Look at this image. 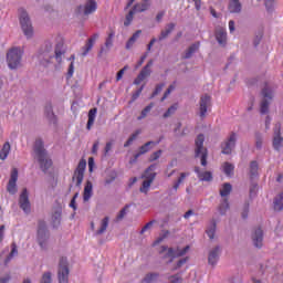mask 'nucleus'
<instances>
[{
  "instance_id": "nucleus-1",
  "label": "nucleus",
  "mask_w": 283,
  "mask_h": 283,
  "mask_svg": "<svg viewBox=\"0 0 283 283\" xmlns=\"http://www.w3.org/2000/svg\"><path fill=\"white\" fill-rule=\"evenodd\" d=\"M63 56H65V44L63 43V39L59 38L55 45L52 41H46L36 53L35 59L40 65L48 67L50 61L54 57L57 65H61V63H63Z\"/></svg>"
},
{
  "instance_id": "nucleus-2",
  "label": "nucleus",
  "mask_w": 283,
  "mask_h": 283,
  "mask_svg": "<svg viewBox=\"0 0 283 283\" xmlns=\"http://www.w3.org/2000/svg\"><path fill=\"white\" fill-rule=\"evenodd\" d=\"M34 157L36 158L40 169L48 171L52 167V159L48 156V151L43 146V139H36L33 147Z\"/></svg>"
},
{
  "instance_id": "nucleus-3",
  "label": "nucleus",
  "mask_w": 283,
  "mask_h": 283,
  "mask_svg": "<svg viewBox=\"0 0 283 283\" xmlns=\"http://www.w3.org/2000/svg\"><path fill=\"white\" fill-rule=\"evenodd\" d=\"M18 17L24 36H27V39H32V36H34V27H32L30 13H28V10H25V8H19Z\"/></svg>"
},
{
  "instance_id": "nucleus-4",
  "label": "nucleus",
  "mask_w": 283,
  "mask_h": 283,
  "mask_svg": "<svg viewBox=\"0 0 283 283\" xmlns=\"http://www.w3.org/2000/svg\"><path fill=\"white\" fill-rule=\"evenodd\" d=\"M36 242L42 251H48V244L50 242V230H48V223L40 220L38 222Z\"/></svg>"
},
{
  "instance_id": "nucleus-5",
  "label": "nucleus",
  "mask_w": 283,
  "mask_h": 283,
  "mask_svg": "<svg viewBox=\"0 0 283 283\" xmlns=\"http://www.w3.org/2000/svg\"><path fill=\"white\" fill-rule=\"evenodd\" d=\"M23 59V51L20 48H12L7 52V63L10 70H19Z\"/></svg>"
},
{
  "instance_id": "nucleus-6",
  "label": "nucleus",
  "mask_w": 283,
  "mask_h": 283,
  "mask_svg": "<svg viewBox=\"0 0 283 283\" xmlns=\"http://www.w3.org/2000/svg\"><path fill=\"white\" fill-rule=\"evenodd\" d=\"M207 148H205V135L200 134L195 140V157L200 158L201 166L207 167Z\"/></svg>"
},
{
  "instance_id": "nucleus-7",
  "label": "nucleus",
  "mask_w": 283,
  "mask_h": 283,
  "mask_svg": "<svg viewBox=\"0 0 283 283\" xmlns=\"http://www.w3.org/2000/svg\"><path fill=\"white\" fill-rule=\"evenodd\" d=\"M262 101L260 106L261 114H269V105L273 101V86L271 84H265L262 88Z\"/></svg>"
},
{
  "instance_id": "nucleus-8",
  "label": "nucleus",
  "mask_w": 283,
  "mask_h": 283,
  "mask_svg": "<svg viewBox=\"0 0 283 283\" xmlns=\"http://www.w3.org/2000/svg\"><path fill=\"white\" fill-rule=\"evenodd\" d=\"M57 279L59 283H70V263L65 256L60 259Z\"/></svg>"
},
{
  "instance_id": "nucleus-9",
  "label": "nucleus",
  "mask_w": 283,
  "mask_h": 283,
  "mask_svg": "<svg viewBox=\"0 0 283 283\" xmlns=\"http://www.w3.org/2000/svg\"><path fill=\"white\" fill-rule=\"evenodd\" d=\"M85 167H87V161L83 159L80 160L72 177V180L73 182H75L76 187H80L81 185H83V178L85 176Z\"/></svg>"
},
{
  "instance_id": "nucleus-10",
  "label": "nucleus",
  "mask_w": 283,
  "mask_h": 283,
  "mask_svg": "<svg viewBox=\"0 0 283 283\" xmlns=\"http://www.w3.org/2000/svg\"><path fill=\"white\" fill-rule=\"evenodd\" d=\"M238 140V135L235 133H231L229 138L221 144V153L229 156L233 149H235V143Z\"/></svg>"
},
{
  "instance_id": "nucleus-11",
  "label": "nucleus",
  "mask_w": 283,
  "mask_h": 283,
  "mask_svg": "<svg viewBox=\"0 0 283 283\" xmlns=\"http://www.w3.org/2000/svg\"><path fill=\"white\" fill-rule=\"evenodd\" d=\"M211 109V96L208 94L202 95L199 99V116L207 118V113Z\"/></svg>"
},
{
  "instance_id": "nucleus-12",
  "label": "nucleus",
  "mask_w": 283,
  "mask_h": 283,
  "mask_svg": "<svg viewBox=\"0 0 283 283\" xmlns=\"http://www.w3.org/2000/svg\"><path fill=\"white\" fill-rule=\"evenodd\" d=\"M189 251V245L185 247L184 249H177L174 251L171 248L161 247V253H166L167 258H182V255H187V252Z\"/></svg>"
},
{
  "instance_id": "nucleus-13",
  "label": "nucleus",
  "mask_w": 283,
  "mask_h": 283,
  "mask_svg": "<svg viewBox=\"0 0 283 283\" xmlns=\"http://www.w3.org/2000/svg\"><path fill=\"white\" fill-rule=\"evenodd\" d=\"M19 205H20V209H22V211L24 213H30L32 211V207L30 205V198L28 197V189H23L20 198H19Z\"/></svg>"
},
{
  "instance_id": "nucleus-14",
  "label": "nucleus",
  "mask_w": 283,
  "mask_h": 283,
  "mask_svg": "<svg viewBox=\"0 0 283 283\" xmlns=\"http://www.w3.org/2000/svg\"><path fill=\"white\" fill-rule=\"evenodd\" d=\"M252 243L256 249H262L264 242V231L262 228H255L251 234Z\"/></svg>"
},
{
  "instance_id": "nucleus-15",
  "label": "nucleus",
  "mask_w": 283,
  "mask_h": 283,
  "mask_svg": "<svg viewBox=\"0 0 283 283\" xmlns=\"http://www.w3.org/2000/svg\"><path fill=\"white\" fill-rule=\"evenodd\" d=\"M17 180H19V170L17 168H13L7 186V191L11 193V196H14V193H17Z\"/></svg>"
},
{
  "instance_id": "nucleus-16",
  "label": "nucleus",
  "mask_w": 283,
  "mask_h": 283,
  "mask_svg": "<svg viewBox=\"0 0 283 283\" xmlns=\"http://www.w3.org/2000/svg\"><path fill=\"white\" fill-rule=\"evenodd\" d=\"M63 216V209L61 207L54 208L51 216V224L54 229L61 227V219Z\"/></svg>"
},
{
  "instance_id": "nucleus-17",
  "label": "nucleus",
  "mask_w": 283,
  "mask_h": 283,
  "mask_svg": "<svg viewBox=\"0 0 283 283\" xmlns=\"http://www.w3.org/2000/svg\"><path fill=\"white\" fill-rule=\"evenodd\" d=\"M214 36H216L218 44L221 48L227 46L228 38H227V30L224 28H222V27L217 28L216 32H214Z\"/></svg>"
},
{
  "instance_id": "nucleus-18",
  "label": "nucleus",
  "mask_w": 283,
  "mask_h": 283,
  "mask_svg": "<svg viewBox=\"0 0 283 283\" xmlns=\"http://www.w3.org/2000/svg\"><path fill=\"white\" fill-rule=\"evenodd\" d=\"M228 10L231 14H240L242 12V2L240 0H228Z\"/></svg>"
},
{
  "instance_id": "nucleus-19",
  "label": "nucleus",
  "mask_w": 283,
  "mask_h": 283,
  "mask_svg": "<svg viewBox=\"0 0 283 283\" xmlns=\"http://www.w3.org/2000/svg\"><path fill=\"white\" fill-rule=\"evenodd\" d=\"M218 260H220V247L217 245L209 252L208 262L211 266H216Z\"/></svg>"
},
{
  "instance_id": "nucleus-20",
  "label": "nucleus",
  "mask_w": 283,
  "mask_h": 283,
  "mask_svg": "<svg viewBox=\"0 0 283 283\" xmlns=\"http://www.w3.org/2000/svg\"><path fill=\"white\" fill-rule=\"evenodd\" d=\"M282 146H283V138H282V135L280 134V126H276L274 130V137H273V148L276 151H280V149H282Z\"/></svg>"
},
{
  "instance_id": "nucleus-21",
  "label": "nucleus",
  "mask_w": 283,
  "mask_h": 283,
  "mask_svg": "<svg viewBox=\"0 0 283 283\" xmlns=\"http://www.w3.org/2000/svg\"><path fill=\"white\" fill-rule=\"evenodd\" d=\"M150 145L153 147L156 146V144L154 142H148L145 145L140 146L139 151L137 154H135L134 159L130 160V163H136L138 160V158H140V156H143L144 154H147V151H149L151 149Z\"/></svg>"
},
{
  "instance_id": "nucleus-22",
  "label": "nucleus",
  "mask_w": 283,
  "mask_h": 283,
  "mask_svg": "<svg viewBox=\"0 0 283 283\" xmlns=\"http://www.w3.org/2000/svg\"><path fill=\"white\" fill-rule=\"evenodd\" d=\"M92 196H94V186L92 185V181L87 180L83 192L84 202H90Z\"/></svg>"
},
{
  "instance_id": "nucleus-23",
  "label": "nucleus",
  "mask_w": 283,
  "mask_h": 283,
  "mask_svg": "<svg viewBox=\"0 0 283 283\" xmlns=\"http://www.w3.org/2000/svg\"><path fill=\"white\" fill-rule=\"evenodd\" d=\"M176 29V24L175 23H168L166 24L165 29L161 30L159 36H158V41H165V39L169 38V34H171V32H174V30Z\"/></svg>"
},
{
  "instance_id": "nucleus-24",
  "label": "nucleus",
  "mask_w": 283,
  "mask_h": 283,
  "mask_svg": "<svg viewBox=\"0 0 283 283\" xmlns=\"http://www.w3.org/2000/svg\"><path fill=\"white\" fill-rule=\"evenodd\" d=\"M198 50H200V42L191 44L184 53L182 59H191V56H193Z\"/></svg>"
},
{
  "instance_id": "nucleus-25",
  "label": "nucleus",
  "mask_w": 283,
  "mask_h": 283,
  "mask_svg": "<svg viewBox=\"0 0 283 283\" xmlns=\"http://www.w3.org/2000/svg\"><path fill=\"white\" fill-rule=\"evenodd\" d=\"M195 172L197 174L199 180H202V181H206V182H209L212 180V176H211V171H200V167L196 166L195 167Z\"/></svg>"
},
{
  "instance_id": "nucleus-26",
  "label": "nucleus",
  "mask_w": 283,
  "mask_h": 283,
  "mask_svg": "<svg viewBox=\"0 0 283 283\" xmlns=\"http://www.w3.org/2000/svg\"><path fill=\"white\" fill-rule=\"evenodd\" d=\"M191 176V172H180L178 179L174 182L172 188L175 191H178L180 189V185L187 180Z\"/></svg>"
},
{
  "instance_id": "nucleus-27",
  "label": "nucleus",
  "mask_w": 283,
  "mask_h": 283,
  "mask_svg": "<svg viewBox=\"0 0 283 283\" xmlns=\"http://www.w3.org/2000/svg\"><path fill=\"white\" fill-rule=\"evenodd\" d=\"M154 65V60H150L145 67L140 71V73L138 74L140 76V78H143L145 81V78L151 76V67Z\"/></svg>"
},
{
  "instance_id": "nucleus-28",
  "label": "nucleus",
  "mask_w": 283,
  "mask_h": 283,
  "mask_svg": "<svg viewBox=\"0 0 283 283\" xmlns=\"http://www.w3.org/2000/svg\"><path fill=\"white\" fill-rule=\"evenodd\" d=\"M96 0H87L85 6H84V14H92L94 12H96Z\"/></svg>"
},
{
  "instance_id": "nucleus-29",
  "label": "nucleus",
  "mask_w": 283,
  "mask_h": 283,
  "mask_svg": "<svg viewBox=\"0 0 283 283\" xmlns=\"http://www.w3.org/2000/svg\"><path fill=\"white\" fill-rule=\"evenodd\" d=\"M151 7V2L149 0H143L142 2L134 6L136 12H146Z\"/></svg>"
},
{
  "instance_id": "nucleus-30",
  "label": "nucleus",
  "mask_w": 283,
  "mask_h": 283,
  "mask_svg": "<svg viewBox=\"0 0 283 283\" xmlns=\"http://www.w3.org/2000/svg\"><path fill=\"white\" fill-rule=\"evenodd\" d=\"M154 169H156V165L149 166L146 169L145 175L143 176V178H145V180L154 182V180L156 179V172H154Z\"/></svg>"
},
{
  "instance_id": "nucleus-31",
  "label": "nucleus",
  "mask_w": 283,
  "mask_h": 283,
  "mask_svg": "<svg viewBox=\"0 0 283 283\" xmlns=\"http://www.w3.org/2000/svg\"><path fill=\"white\" fill-rule=\"evenodd\" d=\"M44 114L50 123H56V116L54 115V111L52 108V104H46L44 108Z\"/></svg>"
},
{
  "instance_id": "nucleus-32",
  "label": "nucleus",
  "mask_w": 283,
  "mask_h": 283,
  "mask_svg": "<svg viewBox=\"0 0 283 283\" xmlns=\"http://www.w3.org/2000/svg\"><path fill=\"white\" fill-rule=\"evenodd\" d=\"M107 227H109V217H105L104 219H102L99 228L96 231V235H103V233L107 231Z\"/></svg>"
},
{
  "instance_id": "nucleus-33",
  "label": "nucleus",
  "mask_w": 283,
  "mask_h": 283,
  "mask_svg": "<svg viewBox=\"0 0 283 283\" xmlns=\"http://www.w3.org/2000/svg\"><path fill=\"white\" fill-rule=\"evenodd\" d=\"M96 108H92L88 112V120H87V125L86 128L87 129H92V125H94V120H96Z\"/></svg>"
},
{
  "instance_id": "nucleus-34",
  "label": "nucleus",
  "mask_w": 283,
  "mask_h": 283,
  "mask_svg": "<svg viewBox=\"0 0 283 283\" xmlns=\"http://www.w3.org/2000/svg\"><path fill=\"white\" fill-rule=\"evenodd\" d=\"M218 211L220 213V216H226L227 211H229V200L228 199H223L218 208Z\"/></svg>"
},
{
  "instance_id": "nucleus-35",
  "label": "nucleus",
  "mask_w": 283,
  "mask_h": 283,
  "mask_svg": "<svg viewBox=\"0 0 283 283\" xmlns=\"http://www.w3.org/2000/svg\"><path fill=\"white\" fill-rule=\"evenodd\" d=\"M159 274L158 273H148L146 276L142 280V283H154L156 280H158Z\"/></svg>"
},
{
  "instance_id": "nucleus-36",
  "label": "nucleus",
  "mask_w": 283,
  "mask_h": 283,
  "mask_svg": "<svg viewBox=\"0 0 283 283\" xmlns=\"http://www.w3.org/2000/svg\"><path fill=\"white\" fill-rule=\"evenodd\" d=\"M232 189L233 188H232L231 184H223V186L220 189V196L222 198H227V196H229V193H231Z\"/></svg>"
},
{
  "instance_id": "nucleus-37",
  "label": "nucleus",
  "mask_w": 283,
  "mask_h": 283,
  "mask_svg": "<svg viewBox=\"0 0 283 283\" xmlns=\"http://www.w3.org/2000/svg\"><path fill=\"white\" fill-rule=\"evenodd\" d=\"M8 154H10V143L7 142L0 151V160H6L8 158Z\"/></svg>"
},
{
  "instance_id": "nucleus-38",
  "label": "nucleus",
  "mask_w": 283,
  "mask_h": 283,
  "mask_svg": "<svg viewBox=\"0 0 283 283\" xmlns=\"http://www.w3.org/2000/svg\"><path fill=\"white\" fill-rule=\"evenodd\" d=\"M151 109H154V103H150L142 111L140 115L137 117V120H143V118H147V115L149 114V112H151Z\"/></svg>"
},
{
  "instance_id": "nucleus-39",
  "label": "nucleus",
  "mask_w": 283,
  "mask_h": 283,
  "mask_svg": "<svg viewBox=\"0 0 283 283\" xmlns=\"http://www.w3.org/2000/svg\"><path fill=\"white\" fill-rule=\"evenodd\" d=\"M14 255H19V250L17 249V243L11 244V252L7 256L4 264H8V262H10V260H12L14 258Z\"/></svg>"
},
{
  "instance_id": "nucleus-40",
  "label": "nucleus",
  "mask_w": 283,
  "mask_h": 283,
  "mask_svg": "<svg viewBox=\"0 0 283 283\" xmlns=\"http://www.w3.org/2000/svg\"><path fill=\"white\" fill-rule=\"evenodd\" d=\"M138 136H140V129L136 130L135 133H133L128 139L126 140V143L124 144V147H129L134 140H136V138H138Z\"/></svg>"
},
{
  "instance_id": "nucleus-41",
  "label": "nucleus",
  "mask_w": 283,
  "mask_h": 283,
  "mask_svg": "<svg viewBox=\"0 0 283 283\" xmlns=\"http://www.w3.org/2000/svg\"><path fill=\"white\" fill-rule=\"evenodd\" d=\"M206 233L210 240H213L216 238V222H212L208 229L206 230Z\"/></svg>"
},
{
  "instance_id": "nucleus-42",
  "label": "nucleus",
  "mask_w": 283,
  "mask_h": 283,
  "mask_svg": "<svg viewBox=\"0 0 283 283\" xmlns=\"http://www.w3.org/2000/svg\"><path fill=\"white\" fill-rule=\"evenodd\" d=\"M258 161H251L250 164V176L251 178H256L258 177Z\"/></svg>"
},
{
  "instance_id": "nucleus-43",
  "label": "nucleus",
  "mask_w": 283,
  "mask_h": 283,
  "mask_svg": "<svg viewBox=\"0 0 283 283\" xmlns=\"http://www.w3.org/2000/svg\"><path fill=\"white\" fill-rule=\"evenodd\" d=\"M134 14H136L135 9H132L127 15H126V20L124 21V25L127 28L129 25H132V21H134Z\"/></svg>"
},
{
  "instance_id": "nucleus-44",
  "label": "nucleus",
  "mask_w": 283,
  "mask_h": 283,
  "mask_svg": "<svg viewBox=\"0 0 283 283\" xmlns=\"http://www.w3.org/2000/svg\"><path fill=\"white\" fill-rule=\"evenodd\" d=\"M92 48H94V40H88L85 46H83L82 49L83 50L82 56H87Z\"/></svg>"
},
{
  "instance_id": "nucleus-45",
  "label": "nucleus",
  "mask_w": 283,
  "mask_h": 283,
  "mask_svg": "<svg viewBox=\"0 0 283 283\" xmlns=\"http://www.w3.org/2000/svg\"><path fill=\"white\" fill-rule=\"evenodd\" d=\"M262 143H264V135H262V133H255L256 149H262Z\"/></svg>"
},
{
  "instance_id": "nucleus-46",
  "label": "nucleus",
  "mask_w": 283,
  "mask_h": 283,
  "mask_svg": "<svg viewBox=\"0 0 283 283\" xmlns=\"http://www.w3.org/2000/svg\"><path fill=\"white\" fill-rule=\"evenodd\" d=\"M115 34L116 33L113 30L108 33V36L106 38V41L104 44L106 48H111V49L113 48Z\"/></svg>"
},
{
  "instance_id": "nucleus-47",
  "label": "nucleus",
  "mask_w": 283,
  "mask_h": 283,
  "mask_svg": "<svg viewBox=\"0 0 283 283\" xmlns=\"http://www.w3.org/2000/svg\"><path fill=\"white\" fill-rule=\"evenodd\" d=\"M151 182H153V181H149V180L145 179V180L143 181L142 187L139 188V191H140L142 193H147V192L149 191V187H151Z\"/></svg>"
},
{
  "instance_id": "nucleus-48",
  "label": "nucleus",
  "mask_w": 283,
  "mask_h": 283,
  "mask_svg": "<svg viewBox=\"0 0 283 283\" xmlns=\"http://www.w3.org/2000/svg\"><path fill=\"white\" fill-rule=\"evenodd\" d=\"M132 206L130 205H126L117 214V220H123V218H125L127 216V213H129V208Z\"/></svg>"
},
{
  "instance_id": "nucleus-49",
  "label": "nucleus",
  "mask_w": 283,
  "mask_h": 283,
  "mask_svg": "<svg viewBox=\"0 0 283 283\" xmlns=\"http://www.w3.org/2000/svg\"><path fill=\"white\" fill-rule=\"evenodd\" d=\"M233 169H234L233 165H231L229 163L223 164V171H224L226 176H232Z\"/></svg>"
},
{
  "instance_id": "nucleus-50",
  "label": "nucleus",
  "mask_w": 283,
  "mask_h": 283,
  "mask_svg": "<svg viewBox=\"0 0 283 283\" xmlns=\"http://www.w3.org/2000/svg\"><path fill=\"white\" fill-rule=\"evenodd\" d=\"M40 283H52V272H44L42 274Z\"/></svg>"
},
{
  "instance_id": "nucleus-51",
  "label": "nucleus",
  "mask_w": 283,
  "mask_h": 283,
  "mask_svg": "<svg viewBox=\"0 0 283 283\" xmlns=\"http://www.w3.org/2000/svg\"><path fill=\"white\" fill-rule=\"evenodd\" d=\"M169 237V231H163L159 237L155 240L154 244H160L166 238Z\"/></svg>"
},
{
  "instance_id": "nucleus-52",
  "label": "nucleus",
  "mask_w": 283,
  "mask_h": 283,
  "mask_svg": "<svg viewBox=\"0 0 283 283\" xmlns=\"http://www.w3.org/2000/svg\"><path fill=\"white\" fill-rule=\"evenodd\" d=\"M168 283H182V276L175 274L168 277Z\"/></svg>"
},
{
  "instance_id": "nucleus-53",
  "label": "nucleus",
  "mask_w": 283,
  "mask_h": 283,
  "mask_svg": "<svg viewBox=\"0 0 283 283\" xmlns=\"http://www.w3.org/2000/svg\"><path fill=\"white\" fill-rule=\"evenodd\" d=\"M264 3L268 12H273V8H275V0H264Z\"/></svg>"
},
{
  "instance_id": "nucleus-54",
  "label": "nucleus",
  "mask_w": 283,
  "mask_h": 283,
  "mask_svg": "<svg viewBox=\"0 0 283 283\" xmlns=\"http://www.w3.org/2000/svg\"><path fill=\"white\" fill-rule=\"evenodd\" d=\"M241 216L243 220H247L249 218V202H245L242 208Z\"/></svg>"
},
{
  "instance_id": "nucleus-55",
  "label": "nucleus",
  "mask_w": 283,
  "mask_h": 283,
  "mask_svg": "<svg viewBox=\"0 0 283 283\" xmlns=\"http://www.w3.org/2000/svg\"><path fill=\"white\" fill-rule=\"evenodd\" d=\"M111 50H112L111 48H107L106 45H104L101 48L97 56H99V59H102V56H107Z\"/></svg>"
},
{
  "instance_id": "nucleus-56",
  "label": "nucleus",
  "mask_w": 283,
  "mask_h": 283,
  "mask_svg": "<svg viewBox=\"0 0 283 283\" xmlns=\"http://www.w3.org/2000/svg\"><path fill=\"white\" fill-rule=\"evenodd\" d=\"M74 55H71V57L69 59V61H72L70 66H69V72H67V75L70 77H72L74 75Z\"/></svg>"
},
{
  "instance_id": "nucleus-57",
  "label": "nucleus",
  "mask_w": 283,
  "mask_h": 283,
  "mask_svg": "<svg viewBox=\"0 0 283 283\" xmlns=\"http://www.w3.org/2000/svg\"><path fill=\"white\" fill-rule=\"evenodd\" d=\"M163 156V150H157L150 155L149 161L154 163V160H158Z\"/></svg>"
},
{
  "instance_id": "nucleus-58",
  "label": "nucleus",
  "mask_w": 283,
  "mask_h": 283,
  "mask_svg": "<svg viewBox=\"0 0 283 283\" xmlns=\"http://www.w3.org/2000/svg\"><path fill=\"white\" fill-rule=\"evenodd\" d=\"M258 196V184H252L250 187V198Z\"/></svg>"
},
{
  "instance_id": "nucleus-59",
  "label": "nucleus",
  "mask_w": 283,
  "mask_h": 283,
  "mask_svg": "<svg viewBox=\"0 0 283 283\" xmlns=\"http://www.w3.org/2000/svg\"><path fill=\"white\" fill-rule=\"evenodd\" d=\"M164 87H165V83L158 84L155 88V92L151 95V98H154L155 96H158L163 92Z\"/></svg>"
},
{
  "instance_id": "nucleus-60",
  "label": "nucleus",
  "mask_w": 283,
  "mask_h": 283,
  "mask_svg": "<svg viewBox=\"0 0 283 283\" xmlns=\"http://www.w3.org/2000/svg\"><path fill=\"white\" fill-rule=\"evenodd\" d=\"M174 90H176V85L172 84L166 90L164 96L161 97V102L165 101L167 96L174 92Z\"/></svg>"
},
{
  "instance_id": "nucleus-61",
  "label": "nucleus",
  "mask_w": 283,
  "mask_h": 283,
  "mask_svg": "<svg viewBox=\"0 0 283 283\" xmlns=\"http://www.w3.org/2000/svg\"><path fill=\"white\" fill-rule=\"evenodd\" d=\"M176 113V107L175 106H170L166 113H164V118H169V116L174 115Z\"/></svg>"
},
{
  "instance_id": "nucleus-62",
  "label": "nucleus",
  "mask_w": 283,
  "mask_h": 283,
  "mask_svg": "<svg viewBox=\"0 0 283 283\" xmlns=\"http://www.w3.org/2000/svg\"><path fill=\"white\" fill-rule=\"evenodd\" d=\"M112 147H114V143L107 142V143H106V146H105V148H104V156H108V154H109Z\"/></svg>"
},
{
  "instance_id": "nucleus-63",
  "label": "nucleus",
  "mask_w": 283,
  "mask_h": 283,
  "mask_svg": "<svg viewBox=\"0 0 283 283\" xmlns=\"http://www.w3.org/2000/svg\"><path fill=\"white\" fill-rule=\"evenodd\" d=\"M101 145V142L95 140L92 147V154L96 156L98 154V146Z\"/></svg>"
},
{
  "instance_id": "nucleus-64",
  "label": "nucleus",
  "mask_w": 283,
  "mask_h": 283,
  "mask_svg": "<svg viewBox=\"0 0 283 283\" xmlns=\"http://www.w3.org/2000/svg\"><path fill=\"white\" fill-rule=\"evenodd\" d=\"M129 66H124L119 72H117L116 75V81H120V78H123V74H125V71L128 69Z\"/></svg>"
}]
</instances>
